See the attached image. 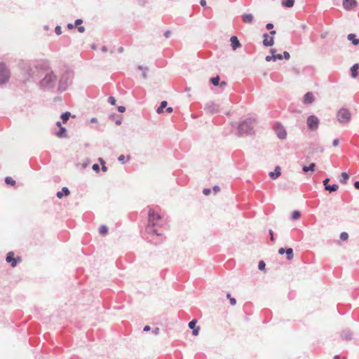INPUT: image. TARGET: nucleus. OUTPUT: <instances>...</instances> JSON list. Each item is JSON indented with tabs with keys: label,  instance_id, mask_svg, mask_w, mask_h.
Returning a JSON list of instances; mask_svg holds the SVG:
<instances>
[{
	"label": "nucleus",
	"instance_id": "nucleus-39",
	"mask_svg": "<svg viewBox=\"0 0 359 359\" xmlns=\"http://www.w3.org/2000/svg\"><path fill=\"white\" fill-rule=\"evenodd\" d=\"M118 161H120L122 164H125L126 163L125 160V156L123 155H121L118 158Z\"/></svg>",
	"mask_w": 359,
	"mask_h": 359
},
{
	"label": "nucleus",
	"instance_id": "nucleus-7",
	"mask_svg": "<svg viewBox=\"0 0 359 359\" xmlns=\"http://www.w3.org/2000/svg\"><path fill=\"white\" fill-rule=\"evenodd\" d=\"M273 130L278 137L281 140H284L287 137V132L285 127L280 123H275Z\"/></svg>",
	"mask_w": 359,
	"mask_h": 359
},
{
	"label": "nucleus",
	"instance_id": "nucleus-45",
	"mask_svg": "<svg viewBox=\"0 0 359 359\" xmlns=\"http://www.w3.org/2000/svg\"><path fill=\"white\" fill-rule=\"evenodd\" d=\"M211 191L210 189H204L203 191V193L205 195V196H208L210 194Z\"/></svg>",
	"mask_w": 359,
	"mask_h": 359
},
{
	"label": "nucleus",
	"instance_id": "nucleus-15",
	"mask_svg": "<svg viewBox=\"0 0 359 359\" xmlns=\"http://www.w3.org/2000/svg\"><path fill=\"white\" fill-rule=\"evenodd\" d=\"M231 46L233 50H236L241 46V43L236 36H231L230 39Z\"/></svg>",
	"mask_w": 359,
	"mask_h": 359
},
{
	"label": "nucleus",
	"instance_id": "nucleus-13",
	"mask_svg": "<svg viewBox=\"0 0 359 359\" xmlns=\"http://www.w3.org/2000/svg\"><path fill=\"white\" fill-rule=\"evenodd\" d=\"M219 80H220V78L219 76H217L215 77H212L210 79V82L215 86H220L221 87H224L226 86V81H222L221 83H219Z\"/></svg>",
	"mask_w": 359,
	"mask_h": 359
},
{
	"label": "nucleus",
	"instance_id": "nucleus-47",
	"mask_svg": "<svg viewBox=\"0 0 359 359\" xmlns=\"http://www.w3.org/2000/svg\"><path fill=\"white\" fill-rule=\"evenodd\" d=\"M83 22V20L81 19H76L75 20V25H79Z\"/></svg>",
	"mask_w": 359,
	"mask_h": 359
},
{
	"label": "nucleus",
	"instance_id": "nucleus-41",
	"mask_svg": "<svg viewBox=\"0 0 359 359\" xmlns=\"http://www.w3.org/2000/svg\"><path fill=\"white\" fill-rule=\"evenodd\" d=\"M283 58V55L280 54H276L274 53L273 60H282Z\"/></svg>",
	"mask_w": 359,
	"mask_h": 359
},
{
	"label": "nucleus",
	"instance_id": "nucleus-4",
	"mask_svg": "<svg viewBox=\"0 0 359 359\" xmlns=\"http://www.w3.org/2000/svg\"><path fill=\"white\" fill-rule=\"evenodd\" d=\"M254 120L249 118L242 122L238 126V134H250L253 129Z\"/></svg>",
	"mask_w": 359,
	"mask_h": 359
},
{
	"label": "nucleus",
	"instance_id": "nucleus-14",
	"mask_svg": "<svg viewBox=\"0 0 359 359\" xmlns=\"http://www.w3.org/2000/svg\"><path fill=\"white\" fill-rule=\"evenodd\" d=\"M263 43L266 46H271L273 44V38L265 34L264 35Z\"/></svg>",
	"mask_w": 359,
	"mask_h": 359
},
{
	"label": "nucleus",
	"instance_id": "nucleus-19",
	"mask_svg": "<svg viewBox=\"0 0 359 359\" xmlns=\"http://www.w3.org/2000/svg\"><path fill=\"white\" fill-rule=\"evenodd\" d=\"M253 15L250 13H244L243 15V22L245 23H251L253 20Z\"/></svg>",
	"mask_w": 359,
	"mask_h": 359
},
{
	"label": "nucleus",
	"instance_id": "nucleus-22",
	"mask_svg": "<svg viewBox=\"0 0 359 359\" xmlns=\"http://www.w3.org/2000/svg\"><path fill=\"white\" fill-rule=\"evenodd\" d=\"M168 102L166 101H162L160 104V106L157 108L156 112L158 114H162L163 112L164 109L167 107Z\"/></svg>",
	"mask_w": 359,
	"mask_h": 359
},
{
	"label": "nucleus",
	"instance_id": "nucleus-16",
	"mask_svg": "<svg viewBox=\"0 0 359 359\" xmlns=\"http://www.w3.org/2000/svg\"><path fill=\"white\" fill-rule=\"evenodd\" d=\"M70 194V191L69 189L66 187H62V190L57 192V197L59 198H62L63 196H69Z\"/></svg>",
	"mask_w": 359,
	"mask_h": 359
},
{
	"label": "nucleus",
	"instance_id": "nucleus-3",
	"mask_svg": "<svg viewBox=\"0 0 359 359\" xmlns=\"http://www.w3.org/2000/svg\"><path fill=\"white\" fill-rule=\"evenodd\" d=\"M74 76L72 70L66 69L61 74L60 79L57 78V90L60 92L66 91L72 84Z\"/></svg>",
	"mask_w": 359,
	"mask_h": 359
},
{
	"label": "nucleus",
	"instance_id": "nucleus-59",
	"mask_svg": "<svg viewBox=\"0 0 359 359\" xmlns=\"http://www.w3.org/2000/svg\"><path fill=\"white\" fill-rule=\"evenodd\" d=\"M164 35H165V36L166 38H168V37L170 36V31H166V32H165Z\"/></svg>",
	"mask_w": 359,
	"mask_h": 359
},
{
	"label": "nucleus",
	"instance_id": "nucleus-43",
	"mask_svg": "<svg viewBox=\"0 0 359 359\" xmlns=\"http://www.w3.org/2000/svg\"><path fill=\"white\" fill-rule=\"evenodd\" d=\"M283 57L284 58H285L286 60H288V59H290V54H289V53H288V52L285 51V52L283 53Z\"/></svg>",
	"mask_w": 359,
	"mask_h": 359
},
{
	"label": "nucleus",
	"instance_id": "nucleus-40",
	"mask_svg": "<svg viewBox=\"0 0 359 359\" xmlns=\"http://www.w3.org/2000/svg\"><path fill=\"white\" fill-rule=\"evenodd\" d=\"M258 267L260 270H263L265 268V263L264 261H260L258 264Z\"/></svg>",
	"mask_w": 359,
	"mask_h": 359
},
{
	"label": "nucleus",
	"instance_id": "nucleus-52",
	"mask_svg": "<svg viewBox=\"0 0 359 359\" xmlns=\"http://www.w3.org/2000/svg\"><path fill=\"white\" fill-rule=\"evenodd\" d=\"M150 330H151V327H150V326H149V325H146V326H144V329H143V330H144V332H148V331H149Z\"/></svg>",
	"mask_w": 359,
	"mask_h": 359
},
{
	"label": "nucleus",
	"instance_id": "nucleus-55",
	"mask_svg": "<svg viewBox=\"0 0 359 359\" xmlns=\"http://www.w3.org/2000/svg\"><path fill=\"white\" fill-rule=\"evenodd\" d=\"M332 144H333V146H334V147H337V146H338V144H339V140H334L333 141V143H332Z\"/></svg>",
	"mask_w": 359,
	"mask_h": 359
},
{
	"label": "nucleus",
	"instance_id": "nucleus-33",
	"mask_svg": "<svg viewBox=\"0 0 359 359\" xmlns=\"http://www.w3.org/2000/svg\"><path fill=\"white\" fill-rule=\"evenodd\" d=\"M136 1H137V4L142 7L146 6L149 3L148 0H136Z\"/></svg>",
	"mask_w": 359,
	"mask_h": 359
},
{
	"label": "nucleus",
	"instance_id": "nucleus-57",
	"mask_svg": "<svg viewBox=\"0 0 359 359\" xmlns=\"http://www.w3.org/2000/svg\"><path fill=\"white\" fill-rule=\"evenodd\" d=\"M200 4L202 6H206V1L205 0H201Z\"/></svg>",
	"mask_w": 359,
	"mask_h": 359
},
{
	"label": "nucleus",
	"instance_id": "nucleus-63",
	"mask_svg": "<svg viewBox=\"0 0 359 359\" xmlns=\"http://www.w3.org/2000/svg\"><path fill=\"white\" fill-rule=\"evenodd\" d=\"M102 51L105 53L107 51V48L106 46H102Z\"/></svg>",
	"mask_w": 359,
	"mask_h": 359
},
{
	"label": "nucleus",
	"instance_id": "nucleus-25",
	"mask_svg": "<svg viewBox=\"0 0 359 359\" xmlns=\"http://www.w3.org/2000/svg\"><path fill=\"white\" fill-rule=\"evenodd\" d=\"M108 232V228L105 225H102L99 228V233L100 235L104 236Z\"/></svg>",
	"mask_w": 359,
	"mask_h": 359
},
{
	"label": "nucleus",
	"instance_id": "nucleus-35",
	"mask_svg": "<svg viewBox=\"0 0 359 359\" xmlns=\"http://www.w3.org/2000/svg\"><path fill=\"white\" fill-rule=\"evenodd\" d=\"M300 217V212L299 211H294L292 212V219H299Z\"/></svg>",
	"mask_w": 359,
	"mask_h": 359
},
{
	"label": "nucleus",
	"instance_id": "nucleus-58",
	"mask_svg": "<svg viewBox=\"0 0 359 359\" xmlns=\"http://www.w3.org/2000/svg\"><path fill=\"white\" fill-rule=\"evenodd\" d=\"M354 187L355 189H359V181H357L354 183Z\"/></svg>",
	"mask_w": 359,
	"mask_h": 359
},
{
	"label": "nucleus",
	"instance_id": "nucleus-46",
	"mask_svg": "<svg viewBox=\"0 0 359 359\" xmlns=\"http://www.w3.org/2000/svg\"><path fill=\"white\" fill-rule=\"evenodd\" d=\"M78 31L80 32V33H83L85 32V27L83 26H79L78 27Z\"/></svg>",
	"mask_w": 359,
	"mask_h": 359
},
{
	"label": "nucleus",
	"instance_id": "nucleus-42",
	"mask_svg": "<svg viewBox=\"0 0 359 359\" xmlns=\"http://www.w3.org/2000/svg\"><path fill=\"white\" fill-rule=\"evenodd\" d=\"M93 170L96 171V172H98L100 170V166L97 163H95L93 167H92Z\"/></svg>",
	"mask_w": 359,
	"mask_h": 359
},
{
	"label": "nucleus",
	"instance_id": "nucleus-9",
	"mask_svg": "<svg viewBox=\"0 0 359 359\" xmlns=\"http://www.w3.org/2000/svg\"><path fill=\"white\" fill-rule=\"evenodd\" d=\"M21 260V258L20 257H18L17 258L14 257V252H9L6 257V261L8 263L11 264V266L12 267H15L17 266L18 262Z\"/></svg>",
	"mask_w": 359,
	"mask_h": 359
},
{
	"label": "nucleus",
	"instance_id": "nucleus-17",
	"mask_svg": "<svg viewBox=\"0 0 359 359\" xmlns=\"http://www.w3.org/2000/svg\"><path fill=\"white\" fill-rule=\"evenodd\" d=\"M196 323H197L196 320H192L189 323V327L190 329L193 330V334L195 336L198 334V330H199V327L195 328Z\"/></svg>",
	"mask_w": 359,
	"mask_h": 359
},
{
	"label": "nucleus",
	"instance_id": "nucleus-60",
	"mask_svg": "<svg viewBox=\"0 0 359 359\" xmlns=\"http://www.w3.org/2000/svg\"><path fill=\"white\" fill-rule=\"evenodd\" d=\"M67 27H68L69 29H73V28L74 27V25H72V24H71V23H69V24L67 25Z\"/></svg>",
	"mask_w": 359,
	"mask_h": 359
},
{
	"label": "nucleus",
	"instance_id": "nucleus-51",
	"mask_svg": "<svg viewBox=\"0 0 359 359\" xmlns=\"http://www.w3.org/2000/svg\"><path fill=\"white\" fill-rule=\"evenodd\" d=\"M172 111H173V109L172 107H167L166 109H165V111L167 113H171V112H172Z\"/></svg>",
	"mask_w": 359,
	"mask_h": 359
},
{
	"label": "nucleus",
	"instance_id": "nucleus-37",
	"mask_svg": "<svg viewBox=\"0 0 359 359\" xmlns=\"http://www.w3.org/2000/svg\"><path fill=\"white\" fill-rule=\"evenodd\" d=\"M108 102H109V103H110L111 104L114 105V104H116V99H115V97H113V96H110V97H109V98H108Z\"/></svg>",
	"mask_w": 359,
	"mask_h": 359
},
{
	"label": "nucleus",
	"instance_id": "nucleus-50",
	"mask_svg": "<svg viewBox=\"0 0 359 359\" xmlns=\"http://www.w3.org/2000/svg\"><path fill=\"white\" fill-rule=\"evenodd\" d=\"M273 27V25L272 23H268L266 25V29H271Z\"/></svg>",
	"mask_w": 359,
	"mask_h": 359
},
{
	"label": "nucleus",
	"instance_id": "nucleus-1",
	"mask_svg": "<svg viewBox=\"0 0 359 359\" xmlns=\"http://www.w3.org/2000/svg\"><path fill=\"white\" fill-rule=\"evenodd\" d=\"M21 69L27 80L38 74L43 76L39 81V87L44 90H53L57 88V76L51 69L49 61L37 60L32 62H23Z\"/></svg>",
	"mask_w": 359,
	"mask_h": 359
},
{
	"label": "nucleus",
	"instance_id": "nucleus-12",
	"mask_svg": "<svg viewBox=\"0 0 359 359\" xmlns=\"http://www.w3.org/2000/svg\"><path fill=\"white\" fill-rule=\"evenodd\" d=\"M314 100V95L312 93L308 92L304 96V102L306 104H311Z\"/></svg>",
	"mask_w": 359,
	"mask_h": 359
},
{
	"label": "nucleus",
	"instance_id": "nucleus-56",
	"mask_svg": "<svg viewBox=\"0 0 359 359\" xmlns=\"http://www.w3.org/2000/svg\"><path fill=\"white\" fill-rule=\"evenodd\" d=\"M213 190L215 193L218 192L219 191V187L218 186H215L213 187Z\"/></svg>",
	"mask_w": 359,
	"mask_h": 359
},
{
	"label": "nucleus",
	"instance_id": "nucleus-27",
	"mask_svg": "<svg viewBox=\"0 0 359 359\" xmlns=\"http://www.w3.org/2000/svg\"><path fill=\"white\" fill-rule=\"evenodd\" d=\"M348 179H349V175H348V173L343 172L341 173V182L342 184H346L347 182V181L348 180Z\"/></svg>",
	"mask_w": 359,
	"mask_h": 359
},
{
	"label": "nucleus",
	"instance_id": "nucleus-10",
	"mask_svg": "<svg viewBox=\"0 0 359 359\" xmlns=\"http://www.w3.org/2000/svg\"><path fill=\"white\" fill-rule=\"evenodd\" d=\"M357 2L355 0H344L343 1V6L346 10H350L356 6Z\"/></svg>",
	"mask_w": 359,
	"mask_h": 359
},
{
	"label": "nucleus",
	"instance_id": "nucleus-20",
	"mask_svg": "<svg viewBox=\"0 0 359 359\" xmlns=\"http://www.w3.org/2000/svg\"><path fill=\"white\" fill-rule=\"evenodd\" d=\"M341 337L343 340L348 341L352 339V333L349 330L342 332Z\"/></svg>",
	"mask_w": 359,
	"mask_h": 359
},
{
	"label": "nucleus",
	"instance_id": "nucleus-28",
	"mask_svg": "<svg viewBox=\"0 0 359 359\" xmlns=\"http://www.w3.org/2000/svg\"><path fill=\"white\" fill-rule=\"evenodd\" d=\"M338 188H339V186L337 184L326 186V190H327L330 192L337 191L338 189Z\"/></svg>",
	"mask_w": 359,
	"mask_h": 359
},
{
	"label": "nucleus",
	"instance_id": "nucleus-6",
	"mask_svg": "<svg viewBox=\"0 0 359 359\" xmlns=\"http://www.w3.org/2000/svg\"><path fill=\"white\" fill-rule=\"evenodd\" d=\"M339 123H348L351 120V113L347 109H341L337 114Z\"/></svg>",
	"mask_w": 359,
	"mask_h": 359
},
{
	"label": "nucleus",
	"instance_id": "nucleus-61",
	"mask_svg": "<svg viewBox=\"0 0 359 359\" xmlns=\"http://www.w3.org/2000/svg\"><path fill=\"white\" fill-rule=\"evenodd\" d=\"M102 170L103 172H106L107 170V168L104 165H102Z\"/></svg>",
	"mask_w": 359,
	"mask_h": 359
},
{
	"label": "nucleus",
	"instance_id": "nucleus-53",
	"mask_svg": "<svg viewBox=\"0 0 359 359\" xmlns=\"http://www.w3.org/2000/svg\"><path fill=\"white\" fill-rule=\"evenodd\" d=\"M330 181V179L329 178H327L325 179L324 181H323V184L325 185V188L326 189V186H328L327 183L328 182Z\"/></svg>",
	"mask_w": 359,
	"mask_h": 359
},
{
	"label": "nucleus",
	"instance_id": "nucleus-62",
	"mask_svg": "<svg viewBox=\"0 0 359 359\" xmlns=\"http://www.w3.org/2000/svg\"><path fill=\"white\" fill-rule=\"evenodd\" d=\"M91 123H96L97 121L96 118H92L90 121Z\"/></svg>",
	"mask_w": 359,
	"mask_h": 359
},
{
	"label": "nucleus",
	"instance_id": "nucleus-54",
	"mask_svg": "<svg viewBox=\"0 0 359 359\" xmlns=\"http://www.w3.org/2000/svg\"><path fill=\"white\" fill-rule=\"evenodd\" d=\"M269 233H270V236H271V241H274V238H273V231L272 230H270L269 231Z\"/></svg>",
	"mask_w": 359,
	"mask_h": 359
},
{
	"label": "nucleus",
	"instance_id": "nucleus-38",
	"mask_svg": "<svg viewBox=\"0 0 359 359\" xmlns=\"http://www.w3.org/2000/svg\"><path fill=\"white\" fill-rule=\"evenodd\" d=\"M55 34L57 35H60L62 34V29H61V27L57 25L56 26L55 29Z\"/></svg>",
	"mask_w": 359,
	"mask_h": 359
},
{
	"label": "nucleus",
	"instance_id": "nucleus-31",
	"mask_svg": "<svg viewBox=\"0 0 359 359\" xmlns=\"http://www.w3.org/2000/svg\"><path fill=\"white\" fill-rule=\"evenodd\" d=\"M5 182L7 184H9L11 186H13L15 184V181L10 177H6L5 179Z\"/></svg>",
	"mask_w": 359,
	"mask_h": 359
},
{
	"label": "nucleus",
	"instance_id": "nucleus-49",
	"mask_svg": "<svg viewBox=\"0 0 359 359\" xmlns=\"http://www.w3.org/2000/svg\"><path fill=\"white\" fill-rule=\"evenodd\" d=\"M159 328L158 327H156L155 329L153 330L152 332L156 335L159 333Z\"/></svg>",
	"mask_w": 359,
	"mask_h": 359
},
{
	"label": "nucleus",
	"instance_id": "nucleus-5",
	"mask_svg": "<svg viewBox=\"0 0 359 359\" xmlns=\"http://www.w3.org/2000/svg\"><path fill=\"white\" fill-rule=\"evenodd\" d=\"M11 72L6 65L0 62V86L7 83L10 79Z\"/></svg>",
	"mask_w": 359,
	"mask_h": 359
},
{
	"label": "nucleus",
	"instance_id": "nucleus-32",
	"mask_svg": "<svg viewBox=\"0 0 359 359\" xmlns=\"http://www.w3.org/2000/svg\"><path fill=\"white\" fill-rule=\"evenodd\" d=\"M66 132V128L65 127H60V131H58L56 135L58 137H62L63 134Z\"/></svg>",
	"mask_w": 359,
	"mask_h": 359
},
{
	"label": "nucleus",
	"instance_id": "nucleus-8",
	"mask_svg": "<svg viewBox=\"0 0 359 359\" xmlns=\"http://www.w3.org/2000/svg\"><path fill=\"white\" fill-rule=\"evenodd\" d=\"M307 124L311 130H316L318 126L319 120L316 116L311 115L307 118Z\"/></svg>",
	"mask_w": 359,
	"mask_h": 359
},
{
	"label": "nucleus",
	"instance_id": "nucleus-23",
	"mask_svg": "<svg viewBox=\"0 0 359 359\" xmlns=\"http://www.w3.org/2000/svg\"><path fill=\"white\" fill-rule=\"evenodd\" d=\"M355 36H356L354 34H349L347 38L349 41H351L354 45H358L359 39H356Z\"/></svg>",
	"mask_w": 359,
	"mask_h": 359
},
{
	"label": "nucleus",
	"instance_id": "nucleus-34",
	"mask_svg": "<svg viewBox=\"0 0 359 359\" xmlns=\"http://www.w3.org/2000/svg\"><path fill=\"white\" fill-rule=\"evenodd\" d=\"M276 52V50L275 49H271V53L272 54V55H268L266 57V60L269 62L271 60H273V57H274V53Z\"/></svg>",
	"mask_w": 359,
	"mask_h": 359
},
{
	"label": "nucleus",
	"instance_id": "nucleus-36",
	"mask_svg": "<svg viewBox=\"0 0 359 359\" xmlns=\"http://www.w3.org/2000/svg\"><path fill=\"white\" fill-rule=\"evenodd\" d=\"M340 238L342 241H346L348 238V234L346 232H342L340 234Z\"/></svg>",
	"mask_w": 359,
	"mask_h": 359
},
{
	"label": "nucleus",
	"instance_id": "nucleus-44",
	"mask_svg": "<svg viewBox=\"0 0 359 359\" xmlns=\"http://www.w3.org/2000/svg\"><path fill=\"white\" fill-rule=\"evenodd\" d=\"M118 111L121 113L125 112L126 107L124 106H119L118 107Z\"/></svg>",
	"mask_w": 359,
	"mask_h": 359
},
{
	"label": "nucleus",
	"instance_id": "nucleus-29",
	"mask_svg": "<svg viewBox=\"0 0 359 359\" xmlns=\"http://www.w3.org/2000/svg\"><path fill=\"white\" fill-rule=\"evenodd\" d=\"M316 166V164L314 163H312L310 164L309 166H304L302 170L304 172H308L309 170H314V168Z\"/></svg>",
	"mask_w": 359,
	"mask_h": 359
},
{
	"label": "nucleus",
	"instance_id": "nucleus-21",
	"mask_svg": "<svg viewBox=\"0 0 359 359\" xmlns=\"http://www.w3.org/2000/svg\"><path fill=\"white\" fill-rule=\"evenodd\" d=\"M358 69H359V64H358V63L353 65V67L351 68V76L353 78H356L358 76Z\"/></svg>",
	"mask_w": 359,
	"mask_h": 359
},
{
	"label": "nucleus",
	"instance_id": "nucleus-18",
	"mask_svg": "<svg viewBox=\"0 0 359 359\" xmlns=\"http://www.w3.org/2000/svg\"><path fill=\"white\" fill-rule=\"evenodd\" d=\"M280 174H281L280 167V166H276V168H275L274 172H271L269 173V176L272 179H276V178L278 177L280 175Z\"/></svg>",
	"mask_w": 359,
	"mask_h": 359
},
{
	"label": "nucleus",
	"instance_id": "nucleus-11",
	"mask_svg": "<svg viewBox=\"0 0 359 359\" xmlns=\"http://www.w3.org/2000/svg\"><path fill=\"white\" fill-rule=\"evenodd\" d=\"M287 255V259L288 260H291L293 258V250L292 248H287L286 250L281 248L278 250V253L280 255H283L284 253Z\"/></svg>",
	"mask_w": 359,
	"mask_h": 359
},
{
	"label": "nucleus",
	"instance_id": "nucleus-24",
	"mask_svg": "<svg viewBox=\"0 0 359 359\" xmlns=\"http://www.w3.org/2000/svg\"><path fill=\"white\" fill-rule=\"evenodd\" d=\"M294 0H283L282 1L283 6L287 7V8L292 7L294 6Z\"/></svg>",
	"mask_w": 359,
	"mask_h": 359
},
{
	"label": "nucleus",
	"instance_id": "nucleus-48",
	"mask_svg": "<svg viewBox=\"0 0 359 359\" xmlns=\"http://www.w3.org/2000/svg\"><path fill=\"white\" fill-rule=\"evenodd\" d=\"M229 301H230V303L231 305H235L236 304V299H234L233 297L230 298Z\"/></svg>",
	"mask_w": 359,
	"mask_h": 359
},
{
	"label": "nucleus",
	"instance_id": "nucleus-2",
	"mask_svg": "<svg viewBox=\"0 0 359 359\" xmlns=\"http://www.w3.org/2000/svg\"><path fill=\"white\" fill-rule=\"evenodd\" d=\"M165 220L163 215L155 210L149 209L148 224L146 232L151 235L162 236L165 229Z\"/></svg>",
	"mask_w": 359,
	"mask_h": 359
},
{
	"label": "nucleus",
	"instance_id": "nucleus-30",
	"mask_svg": "<svg viewBox=\"0 0 359 359\" xmlns=\"http://www.w3.org/2000/svg\"><path fill=\"white\" fill-rule=\"evenodd\" d=\"M138 69H141L142 70V76L144 78V79H146L147 76V67H143L142 66H138Z\"/></svg>",
	"mask_w": 359,
	"mask_h": 359
},
{
	"label": "nucleus",
	"instance_id": "nucleus-26",
	"mask_svg": "<svg viewBox=\"0 0 359 359\" xmlns=\"http://www.w3.org/2000/svg\"><path fill=\"white\" fill-rule=\"evenodd\" d=\"M70 116H71L70 112L66 111V112L62 114L61 118H62V121L64 123H65V122H67L68 121V119L69 118Z\"/></svg>",
	"mask_w": 359,
	"mask_h": 359
},
{
	"label": "nucleus",
	"instance_id": "nucleus-64",
	"mask_svg": "<svg viewBox=\"0 0 359 359\" xmlns=\"http://www.w3.org/2000/svg\"><path fill=\"white\" fill-rule=\"evenodd\" d=\"M99 161L100 162V163L102 165H104V163H105L104 161L102 158H99Z\"/></svg>",
	"mask_w": 359,
	"mask_h": 359
}]
</instances>
